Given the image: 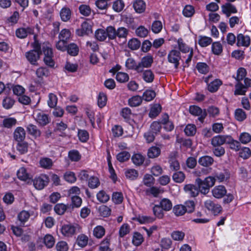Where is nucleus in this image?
I'll list each match as a JSON object with an SVG mask.
<instances>
[{
    "label": "nucleus",
    "instance_id": "obj_1",
    "mask_svg": "<svg viewBox=\"0 0 251 251\" xmlns=\"http://www.w3.org/2000/svg\"><path fill=\"white\" fill-rule=\"evenodd\" d=\"M42 50L45 55L44 58V63L48 66L53 67L54 65V62L52 59L53 52L49 44L43 43L42 44Z\"/></svg>",
    "mask_w": 251,
    "mask_h": 251
},
{
    "label": "nucleus",
    "instance_id": "obj_2",
    "mask_svg": "<svg viewBox=\"0 0 251 251\" xmlns=\"http://www.w3.org/2000/svg\"><path fill=\"white\" fill-rule=\"evenodd\" d=\"M204 206L208 211H211L214 215L220 214L222 211V207L218 204L215 203L210 200H207L204 202Z\"/></svg>",
    "mask_w": 251,
    "mask_h": 251
},
{
    "label": "nucleus",
    "instance_id": "obj_3",
    "mask_svg": "<svg viewBox=\"0 0 251 251\" xmlns=\"http://www.w3.org/2000/svg\"><path fill=\"white\" fill-rule=\"evenodd\" d=\"M79 227L78 226H74L71 224L63 225L61 229L62 234L66 237H72L76 232H78Z\"/></svg>",
    "mask_w": 251,
    "mask_h": 251
},
{
    "label": "nucleus",
    "instance_id": "obj_4",
    "mask_svg": "<svg viewBox=\"0 0 251 251\" xmlns=\"http://www.w3.org/2000/svg\"><path fill=\"white\" fill-rule=\"evenodd\" d=\"M92 33V26L88 22H83L81 25V27L76 29V33L79 36L88 35Z\"/></svg>",
    "mask_w": 251,
    "mask_h": 251
},
{
    "label": "nucleus",
    "instance_id": "obj_5",
    "mask_svg": "<svg viewBox=\"0 0 251 251\" xmlns=\"http://www.w3.org/2000/svg\"><path fill=\"white\" fill-rule=\"evenodd\" d=\"M230 139L229 135H217L211 139V144L213 147L221 146L225 143H229Z\"/></svg>",
    "mask_w": 251,
    "mask_h": 251
},
{
    "label": "nucleus",
    "instance_id": "obj_6",
    "mask_svg": "<svg viewBox=\"0 0 251 251\" xmlns=\"http://www.w3.org/2000/svg\"><path fill=\"white\" fill-rule=\"evenodd\" d=\"M48 181L49 178L46 175H42L33 180V185L38 190L43 189L47 185Z\"/></svg>",
    "mask_w": 251,
    "mask_h": 251
},
{
    "label": "nucleus",
    "instance_id": "obj_7",
    "mask_svg": "<svg viewBox=\"0 0 251 251\" xmlns=\"http://www.w3.org/2000/svg\"><path fill=\"white\" fill-rule=\"evenodd\" d=\"M189 112L193 115L200 116L199 120L201 122L203 121V120L207 115V113L205 110L202 111V109L200 107L196 105L190 106Z\"/></svg>",
    "mask_w": 251,
    "mask_h": 251
},
{
    "label": "nucleus",
    "instance_id": "obj_8",
    "mask_svg": "<svg viewBox=\"0 0 251 251\" xmlns=\"http://www.w3.org/2000/svg\"><path fill=\"white\" fill-rule=\"evenodd\" d=\"M41 54V51L39 52L36 51V50H31L25 53V57L31 64L36 65Z\"/></svg>",
    "mask_w": 251,
    "mask_h": 251
},
{
    "label": "nucleus",
    "instance_id": "obj_9",
    "mask_svg": "<svg viewBox=\"0 0 251 251\" xmlns=\"http://www.w3.org/2000/svg\"><path fill=\"white\" fill-rule=\"evenodd\" d=\"M153 63V58L151 55H147L143 57L140 62L138 63L139 67H140L139 73L143 71L144 68L150 67Z\"/></svg>",
    "mask_w": 251,
    "mask_h": 251
},
{
    "label": "nucleus",
    "instance_id": "obj_10",
    "mask_svg": "<svg viewBox=\"0 0 251 251\" xmlns=\"http://www.w3.org/2000/svg\"><path fill=\"white\" fill-rule=\"evenodd\" d=\"M35 120L41 126H45L49 123L48 116L41 112H35L33 114Z\"/></svg>",
    "mask_w": 251,
    "mask_h": 251
},
{
    "label": "nucleus",
    "instance_id": "obj_11",
    "mask_svg": "<svg viewBox=\"0 0 251 251\" xmlns=\"http://www.w3.org/2000/svg\"><path fill=\"white\" fill-rule=\"evenodd\" d=\"M25 137V131L22 127H18L14 132V138L17 142H22Z\"/></svg>",
    "mask_w": 251,
    "mask_h": 251
},
{
    "label": "nucleus",
    "instance_id": "obj_12",
    "mask_svg": "<svg viewBox=\"0 0 251 251\" xmlns=\"http://www.w3.org/2000/svg\"><path fill=\"white\" fill-rule=\"evenodd\" d=\"M226 190L224 186L220 185L212 190L213 196L217 199L223 198L226 195Z\"/></svg>",
    "mask_w": 251,
    "mask_h": 251
},
{
    "label": "nucleus",
    "instance_id": "obj_13",
    "mask_svg": "<svg viewBox=\"0 0 251 251\" xmlns=\"http://www.w3.org/2000/svg\"><path fill=\"white\" fill-rule=\"evenodd\" d=\"M237 45L238 46L248 47L250 44V38L248 36H244L242 34H239L237 37Z\"/></svg>",
    "mask_w": 251,
    "mask_h": 251
},
{
    "label": "nucleus",
    "instance_id": "obj_14",
    "mask_svg": "<svg viewBox=\"0 0 251 251\" xmlns=\"http://www.w3.org/2000/svg\"><path fill=\"white\" fill-rule=\"evenodd\" d=\"M222 12L227 17H229L231 13H236L237 10L235 7L230 3H226L222 6Z\"/></svg>",
    "mask_w": 251,
    "mask_h": 251
},
{
    "label": "nucleus",
    "instance_id": "obj_15",
    "mask_svg": "<svg viewBox=\"0 0 251 251\" xmlns=\"http://www.w3.org/2000/svg\"><path fill=\"white\" fill-rule=\"evenodd\" d=\"M196 182L198 186L199 192L204 195L207 194L209 192V189L210 187L208 186L202 179L200 178H197L196 179Z\"/></svg>",
    "mask_w": 251,
    "mask_h": 251
},
{
    "label": "nucleus",
    "instance_id": "obj_16",
    "mask_svg": "<svg viewBox=\"0 0 251 251\" xmlns=\"http://www.w3.org/2000/svg\"><path fill=\"white\" fill-rule=\"evenodd\" d=\"M133 7L137 13H142L146 9V3L143 0H136L133 3Z\"/></svg>",
    "mask_w": 251,
    "mask_h": 251
},
{
    "label": "nucleus",
    "instance_id": "obj_17",
    "mask_svg": "<svg viewBox=\"0 0 251 251\" xmlns=\"http://www.w3.org/2000/svg\"><path fill=\"white\" fill-rule=\"evenodd\" d=\"M27 131L28 134L32 135L34 138L39 137L41 135V131L38 127L33 125L29 124L26 127Z\"/></svg>",
    "mask_w": 251,
    "mask_h": 251
},
{
    "label": "nucleus",
    "instance_id": "obj_18",
    "mask_svg": "<svg viewBox=\"0 0 251 251\" xmlns=\"http://www.w3.org/2000/svg\"><path fill=\"white\" fill-rule=\"evenodd\" d=\"M125 66L129 70H135L137 73H139L140 67H139V64H137L132 58H128L126 60Z\"/></svg>",
    "mask_w": 251,
    "mask_h": 251
},
{
    "label": "nucleus",
    "instance_id": "obj_19",
    "mask_svg": "<svg viewBox=\"0 0 251 251\" xmlns=\"http://www.w3.org/2000/svg\"><path fill=\"white\" fill-rule=\"evenodd\" d=\"M184 189L193 197L197 196L199 193L198 188L193 184H187L185 185Z\"/></svg>",
    "mask_w": 251,
    "mask_h": 251
},
{
    "label": "nucleus",
    "instance_id": "obj_20",
    "mask_svg": "<svg viewBox=\"0 0 251 251\" xmlns=\"http://www.w3.org/2000/svg\"><path fill=\"white\" fill-rule=\"evenodd\" d=\"M72 12L68 7H63L60 12V16L63 22H68L71 18Z\"/></svg>",
    "mask_w": 251,
    "mask_h": 251
},
{
    "label": "nucleus",
    "instance_id": "obj_21",
    "mask_svg": "<svg viewBox=\"0 0 251 251\" xmlns=\"http://www.w3.org/2000/svg\"><path fill=\"white\" fill-rule=\"evenodd\" d=\"M213 162V158L211 156L207 155L200 157L198 160V163L204 167H209L212 165Z\"/></svg>",
    "mask_w": 251,
    "mask_h": 251
},
{
    "label": "nucleus",
    "instance_id": "obj_22",
    "mask_svg": "<svg viewBox=\"0 0 251 251\" xmlns=\"http://www.w3.org/2000/svg\"><path fill=\"white\" fill-rule=\"evenodd\" d=\"M39 163L41 167L46 169H50L53 164L52 160L48 157L41 158Z\"/></svg>",
    "mask_w": 251,
    "mask_h": 251
},
{
    "label": "nucleus",
    "instance_id": "obj_23",
    "mask_svg": "<svg viewBox=\"0 0 251 251\" xmlns=\"http://www.w3.org/2000/svg\"><path fill=\"white\" fill-rule=\"evenodd\" d=\"M88 242V237L83 234H81L77 236L75 243L79 247L83 248L87 245Z\"/></svg>",
    "mask_w": 251,
    "mask_h": 251
},
{
    "label": "nucleus",
    "instance_id": "obj_24",
    "mask_svg": "<svg viewBox=\"0 0 251 251\" xmlns=\"http://www.w3.org/2000/svg\"><path fill=\"white\" fill-rule=\"evenodd\" d=\"M161 153L160 149L156 146L151 147L148 151V156L150 158H154L158 157Z\"/></svg>",
    "mask_w": 251,
    "mask_h": 251
},
{
    "label": "nucleus",
    "instance_id": "obj_25",
    "mask_svg": "<svg viewBox=\"0 0 251 251\" xmlns=\"http://www.w3.org/2000/svg\"><path fill=\"white\" fill-rule=\"evenodd\" d=\"M235 95H245L247 90L245 86L240 81L237 82L235 85Z\"/></svg>",
    "mask_w": 251,
    "mask_h": 251
},
{
    "label": "nucleus",
    "instance_id": "obj_26",
    "mask_svg": "<svg viewBox=\"0 0 251 251\" xmlns=\"http://www.w3.org/2000/svg\"><path fill=\"white\" fill-rule=\"evenodd\" d=\"M142 72V78L146 82L150 83L153 81L154 75L151 70H143Z\"/></svg>",
    "mask_w": 251,
    "mask_h": 251
},
{
    "label": "nucleus",
    "instance_id": "obj_27",
    "mask_svg": "<svg viewBox=\"0 0 251 251\" xmlns=\"http://www.w3.org/2000/svg\"><path fill=\"white\" fill-rule=\"evenodd\" d=\"M18 177L24 181L30 179V175L27 173L26 170L24 167L21 168L17 172Z\"/></svg>",
    "mask_w": 251,
    "mask_h": 251
},
{
    "label": "nucleus",
    "instance_id": "obj_28",
    "mask_svg": "<svg viewBox=\"0 0 251 251\" xmlns=\"http://www.w3.org/2000/svg\"><path fill=\"white\" fill-rule=\"evenodd\" d=\"M66 50L70 55L72 56H76L79 51L78 46L75 43H71L67 46Z\"/></svg>",
    "mask_w": 251,
    "mask_h": 251
},
{
    "label": "nucleus",
    "instance_id": "obj_29",
    "mask_svg": "<svg viewBox=\"0 0 251 251\" xmlns=\"http://www.w3.org/2000/svg\"><path fill=\"white\" fill-rule=\"evenodd\" d=\"M161 111V106L159 104H154L151 109L149 116L151 118L156 117Z\"/></svg>",
    "mask_w": 251,
    "mask_h": 251
},
{
    "label": "nucleus",
    "instance_id": "obj_30",
    "mask_svg": "<svg viewBox=\"0 0 251 251\" xmlns=\"http://www.w3.org/2000/svg\"><path fill=\"white\" fill-rule=\"evenodd\" d=\"M16 149L20 154H25L27 152L28 144L25 142H18Z\"/></svg>",
    "mask_w": 251,
    "mask_h": 251
},
{
    "label": "nucleus",
    "instance_id": "obj_31",
    "mask_svg": "<svg viewBox=\"0 0 251 251\" xmlns=\"http://www.w3.org/2000/svg\"><path fill=\"white\" fill-rule=\"evenodd\" d=\"M212 39L210 37L206 36H199V44L202 47H205L211 44Z\"/></svg>",
    "mask_w": 251,
    "mask_h": 251
},
{
    "label": "nucleus",
    "instance_id": "obj_32",
    "mask_svg": "<svg viewBox=\"0 0 251 251\" xmlns=\"http://www.w3.org/2000/svg\"><path fill=\"white\" fill-rule=\"evenodd\" d=\"M186 212V207L183 205L178 204L174 207V213L176 216H182Z\"/></svg>",
    "mask_w": 251,
    "mask_h": 251
},
{
    "label": "nucleus",
    "instance_id": "obj_33",
    "mask_svg": "<svg viewBox=\"0 0 251 251\" xmlns=\"http://www.w3.org/2000/svg\"><path fill=\"white\" fill-rule=\"evenodd\" d=\"M95 36L98 40L103 41L107 38L106 30L103 29H98L96 31Z\"/></svg>",
    "mask_w": 251,
    "mask_h": 251
},
{
    "label": "nucleus",
    "instance_id": "obj_34",
    "mask_svg": "<svg viewBox=\"0 0 251 251\" xmlns=\"http://www.w3.org/2000/svg\"><path fill=\"white\" fill-rule=\"evenodd\" d=\"M221 84L222 81L220 79H216L208 85V90L211 92H216Z\"/></svg>",
    "mask_w": 251,
    "mask_h": 251
},
{
    "label": "nucleus",
    "instance_id": "obj_35",
    "mask_svg": "<svg viewBox=\"0 0 251 251\" xmlns=\"http://www.w3.org/2000/svg\"><path fill=\"white\" fill-rule=\"evenodd\" d=\"M144 241V238L141 234L139 232H135L132 238V243L136 246L140 245Z\"/></svg>",
    "mask_w": 251,
    "mask_h": 251
},
{
    "label": "nucleus",
    "instance_id": "obj_36",
    "mask_svg": "<svg viewBox=\"0 0 251 251\" xmlns=\"http://www.w3.org/2000/svg\"><path fill=\"white\" fill-rule=\"evenodd\" d=\"M116 157L119 161L124 162L126 161L130 158V154L126 151H123L119 153L117 155Z\"/></svg>",
    "mask_w": 251,
    "mask_h": 251
},
{
    "label": "nucleus",
    "instance_id": "obj_37",
    "mask_svg": "<svg viewBox=\"0 0 251 251\" xmlns=\"http://www.w3.org/2000/svg\"><path fill=\"white\" fill-rule=\"evenodd\" d=\"M105 234L104 228L100 226H98L94 228L93 235L97 238H101Z\"/></svg>",
    "mask_w": 251,
    "mask_h": 251
},
{
    "label": "nucleus",
    "instance_id": "obj_38",
    "mask_svg": "<svg viewBox=\"0 0 251 251\" xmlns=\"http://www.w3.org/2000/svg\"><path fill=\"white\" fill-rule=\"evenodd\" d=\"M143 99L141 97L136 96L132 97L128 100L129 104L132 107H135L139 105L142 101Z\"/></svg>",
    "mask_w": 251,
    "mask_h": 251
},
{
    "label": "nucleus",
    "instance_id": "obj_39",
    "mask_svg": "<svg viewBox=\"0 0 251 251\" xmlns=\"http://www.w3.org/2000/svg\"><path fill=\"white\" fill-rule=\"evenodd\" d=\"M97 198L98 201L100 202L105 203L109 200V196L107 195L105 191H100L97 195Z\"/></svg>",
    "mask_w": 251,
    "mask_h": 251
},
{
    "label": "nucleus",
    "instance_id": "obj_40",
    "mask_svg": "<svg viewBox=\"0 0 251 251\" xmlns=\"http://www.w3.org/2000/svg\"><path fill=\"white\" fill-rule=\"evenodd\" d=\"M176 143L180 144L181 146L184 147L186 148H191L192 145V142L191 139H186L178 137L176 139Z\"/></svg>",
    "mask_w": 251,
    "mask_h": 251
},
{
    "label": "nucleus",
    "instance_id": "obj_41",
    "mask_svg": "<svg viewBox=\"0 0 251 251\" xmlns=\"http://www.w3.org/2000/svg\"><path fill=\"white\" fill-rule=\"evenodd\" d=\"M163 190L159 188L156 187H151L150 189H148L146 190V194L149 195L150 194H151L154 197H157L158 195L163 193Z\"/></svg>",
    "mask_w": 251,
    "mask_h": 251
},
{
    "label": "nucleus",
    "instance_id": "obj_42",
    "mask_svg": "<svg viewBox=\"0 0 251 251\" xmlns=\"http://www.w3.org/2000/svg\"><path fill=\"white\" fill-rule=\"evenodd\" d=\"M156 94L154 91L152 90H147L144 93L142 99L146 101H150L153 100Z\"/></svg>",
    "mask_w": 251,
    "mask_h": 251
},
{
    "label": "nucleus",
    "instance_id": "obj_43",
    "mask_svg": "<svg viewBox=\"0 0 251 251\" xmlns=\"http://www.w3.org/2000/svg\"><path fill=\"white\" fill-rule=\"evenodd\" d=\"M71 36V32L70 30L68 29L65 28L60 31L59 34V39L68 41V40L70 38Z\"/></svg>",
    "mask_w": 251,
    "mask_h": 251
},
{
    "label": "nucleus",
    "instance_id": "obj_44",
    "mask_svg": "<svg viewBox=\"0 0 251 251\" xmlns=\"http://www.w3.org/2000/svg\"><path fill=\"white\" fill-rule=\"evenodd\" d=\"M140 45V41L136 38L131 39L128 42V47L132 50L139 49Z\"/></svg>",
    "mask_w": 251,
    "mask_h": 251
},
{
    "label": "nucleus",
    "instance_id": "obj_45",
    "mask_svg": "<svg viewBox=\"0 0 251 251\" xmlns=\"http://www.w3.org/2000/svg\"><path fill=\"white\" fill-rule=\"evenodd\" d=\"M198 71L201 74H206L209 72V68L205 63L199 62L196 65Z\"/></svg>",
    "mask_w": 251,
    "mask_h": 251
},
{
    "label": "nucleus",
    "instance_id": "obj_46",
    "mask_svg": "<svg viewBox=\"0 0 251 251\" xmlns=\"http://www.w3.org/2000/svg\"><path fill=\"white\" fill-rule=\"evenodd\" d=\"M116 80L121 83L127 82L129 80L128 75L124 72H118L116 74Z\"/></svg>",
    "mask_w": 251,
    "mask_h": 251
},
{
    "label": "nucleus",
    "instance_id": "obj_47",
    "mask_svg": "<svg viewBox=\"0 0 251 251\" xmlns=\"http://www.w3.org/2000/svg\"><path fill=\"white\" fill-rule=\"evenodd\" d=\"M106 32L107 37H108L109 39L113 40L116 38L117 30L113 26H108L106 29Z\"/></svg>",
    "mask_w": 251,
    "mask_h": 251
},
{
    "label": "nucleus",
    "instance_id": "obj_48",
    "mask_svg": "<svg viewBox=\"0 0 251 251\" xmlns=\"http://www.w3.org/2000/svg\"><path fill=\"white\" fill-rule=\"evenodd\" d=\"M100 184V182L98 177L91 176L88 180V186L90 188L95 189L97 188Z\"/></svg>",
    "mask_w": 251,
    "mask_h": 251
},
{
    "label": "nucleus",
    "instance_id": "obj_49",
    "mask_svg": "<svg viewBox=\"0 0 251 251\" xmlns=\"http://www.w3.org/2000/svg\"><path fill=\"white\" fill-rule=\"evenodd\" d=\"M57 102V98L55 95L53 93H50L49 95V100L48 104L50 108H54Z\"/></svg>",
    "mask_w": 251,
    "mask_h": 251
},
{
    "label": "nucleus",
    "instance_id": "obj_50",
    "mask_svg": "<svg viewBox=\"0 0 251 251\" xmlns=\"http://www.w3.org/2000/svg\"><path fill=\"white\" fill-rule=\"evenodd\" d=\"M43 242L48 248H52L55 243L54 238L50 235H46L43 239Z\"/></svg>",
    "mask_w": 251,
    "mask_h": 251
},
{
    "label": "nucleus",
    "instance_id": "obj_51",
    "mask_svg": "<svg viewBox=\"0 0 251 251\" xmlns=\"http://www.w3.org/2000/svg\"><path fill=\"white\" fill-rule=\"evenodd\" d=\"M17 120L14 118H7L3 120V125L5 127L11 128L16 125Z\"/></svg>",
    "mask_w": 251,
    "mask_h": 251
},
{
    "label": "nucleus",
    "instance_id": "obj_52",
    "mask_svg": "<svg viewBox=\"0 0 251 251\" xmlns=\"http://www.w3.org/2000/svg\"><path fill=\"white\" fill-rule=\"evenodd\" d=\"M69 157L72 161H78L81 158L79 152L76 150H72L69 152Z\"/></svg>",
    "mask_w": 251,
    "mask_h": 251
},
{
    "label": "nucleus",
    "instance_id": "obj_53",
    "mask_svg": "<svg viewBox=\"0 0 251 251\" xmlns=\"http://www.w3.org/2000/svg\"><path fill=\"white\" fill-rule=\"evenodd\" d=\"M107 97L103 93H100L98 98V104L100 108L104 107L106 103Z\"/></svg>",
    "mask_w": 251,
    "mask_h": 251
},
{
    "label": "nucleus",
    "instance_id": "obj_54",
    "mask_svg": "<svg viewBox=\"0 0 251 251\" xmlns=\"http://www.w3.org/2000/svg\"><path fill=\"white\" fill-rule=\"evenodd\" d=\"M247 117L245 112L240 108L237 109L235 111V118L239 121H243Z\"/></svg>",
    "mask_w": 251,
    "mask_h": 251
},
{
    "label": "nucleus",
    "instance_id": "obj_55",
    "mask_svg": "<svg viewBox=\"0 0 251 251\" xmlns=\"http://www.w3.org/2000/svg\"><path fill=\"white\" fill-rule=\"evenodd\" d=\"M162 29V24L160 21H155L153 22L151 25V30L153 32L158 33L160 32Z\"/></svg>",
    "mask_w": 251,
    "mask_h": 251
},
{
    "label": "nucleus",
    "instance_id": "obj_56",
    "mask_svg": "<svg viewBox=\"0 0 251 251\" xmlns=\"http://www.w3.org/2000/svg\"><path fill=\"white\" fill-rule=\"evenodd\" d=\"M99 211L101 216L106 217L111 214V209L108 206L102 205L100 206Z\"/></svg>",
    "mask_w": 251,
    "mask_h": 251
},
{
    "label": "nucleus",
    "instance_id": "obj_57",
    "mask_svg": "<svg viewBox=\"0 0 251 251\" xmlns=\"http://www.w3.org/2000/svg\"><path fill=\"white\" fill-rule=\"evenodd\" d=\"M135 32L138 36L144 38L148 35V30L144 26L141 25L136 29Z\"/></svg>",
    "mask_w": 251,
    "mask_h": 251
},
{
    "label": "nucleus",
    "instance_id": "obj_58",
    "mask_svg": "<svg viewBox=\"0 0 251 251\" xmlns=\"http://www.w3.org/2000/svg\"><path fill=\"white\" fill-rule=\"evenodd\" d=\"M212 50L214 54L219 55L222 52L223 47L220 42H214L212 46Z\"/></svg>",
    "mask_w": 251,
    "mask_h": 251
},
{
    "label": "nucleus",
    "instance_id": "obj_59",
    "mask_svg": "<svg viewBox=\"0 0 251 251\" xmlns=\"http://www.w3.org/2000/svg\"><path fill=\"white\" fill-rule=\"evenodd\" d=\"M128 33V30L125 27H119L117 30L116 37L120 38H126Z\"/></svg>",
    "mask_w": 251,
    "mask_h": 251
},
{
    "label": "nucleus",
    "instance_id": "obj_60",
    "mask_svg": "<svg viewBox=\"0 0 251 251\" xmlns=\"http://www.w3.org/2000/svg\"><path fill=\"white\" fill-rule=\"evenodd\" d=\"M131 159L135 165L140 166L143 164L144 158L141 154H135L132 156Z\"/></svg>",
    "mask_w": 251,
    "mask_h": 251
},
{
    "label": "nucleus",
    "instance_id": "obj_61",
    "mask_svg": "<svg viewBox=\"0 0 251 251\" xmlns=\"http://www.w3.org/2000/svg\"><path fill=\"white\" fill-rule=\"evenodd\" d=\"M160 205L162 208L166 211L170 210L172 206L171 201L167 199H163L161 201Z\"/></svg>",
    "mask_w": 251,
    "mask_h": 251
},
{
    "label": "nucleus",
    "instance_id": "obj_62",
    "mask_svg": "<svg viewBox=\"0 0 251 251\" xmlns=\"http://www.w3.org/2000/svg\"><path fill=\"white\" fill-rule=\"evenodd\" d=\"M185 178L184 174L181 172H177L174 174V181L176 183L182 182Z\"/></svg>",
    "mask_w": 251,
    "mask_h": 251
},
{
    "label": "nucleus",
    "instance_id": "obj_63",
    "mask_svg": "<svg viewBox=\"0 0 251 251\" xmlns=\"http://www.w3.org/2000/svg\"><path fill=\"white\" fill-rule=\"evenodd\" d=\"M214 177L215 179L217 178L219 182H223L226 181L229 178V174L226 172L216 173Z\"/></svg>",
    "mask_w": 251,
    "mask_h": 251
},
{
    "label": "nucleus",
    "instance_id": "obj_64",
    "mask_svg": "<svg viewBox=\"0 0 251 251\" xmlns=\"http://www.w3.org/2000/svg\"><path fill=\"white\" fill-rule=\"evenodd\" d=\"M54 209L58 215H62L66 211L67 206L63 203H58L55 205Z\"/></svg>",
    "mask_w": 251,
    "mask_h": 251
}]
</instances>
